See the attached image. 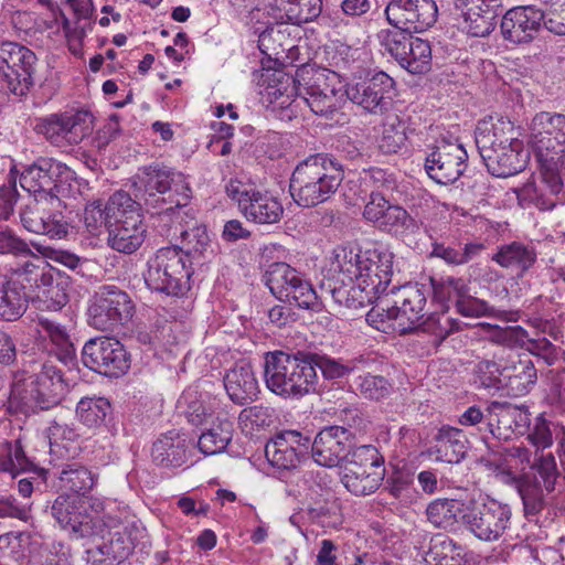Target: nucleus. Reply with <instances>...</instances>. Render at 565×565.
<instances>
[{
  "mask_svg": "<svg viewBox=\"0 0 565 565\" xmlns=\"http://www.w3.org/2000/svg\"><path fill=\"white\" fill-rule=\"evenodd\" d=\"M362 250H355L348 246H338L333 250L332 269L333 271L345 275L349 280L361 278L362 276Z\"/></svg>",
  "mask_w": 565,
  "mask_h": 565,
  "instance_id": "nucleus-55",
  "label": "nucleus"
},
{
  "mask_svg": "<svg viewBox=\"0 0 565 565\" xmlns=\"http://www.w3.org/2000/svg\"><path fill=\"white\" fill-rule=\"evenodd\" d=\"M460 11L465 28L472 36H487L497 25L502 9V0H454Z\"/></svg>",
  "mask_w": 565,
  "mask_h": 565,
  "instance_id": "nucleus-22",
  "label": "nucleus"
},
{
  "mask_svg": "<svg viewBox=\"0 0 565 565\" xmlns=\"http://www.w3.org/2000/svg\"><path fill=\"white\" fill-rule=\"evenodd\" d=\"M67 392L63 371L52 361H45L38 373L13 385L8 409L24 415L47 411L58 405Z\"/></svg>",
  "mask_w": 565,
  "mask_h": 565,
  "instance_id": "nucleus-5",
  "label": "nucleus"
},
{
  "mask_svg": "<svg viewBox=\"0 0 565 565\" xmlns=\"http://www.w3.org/2000/svg\"><path fill=\"white\" fill-rule=\"evenodd\" d=\"M505 385L509 386L516 395H524L530 387L536 382V369L529 359L519 360L511 367L503 369Z\"/></svg>",
  "mask_w": 565,
  "mask_h": 565,
  "instance_id": "nucleus-52",
  "label": "nucleus"
},
{
  "mask_svg": "<svg viewBox=\"0 0 565 565\" xmlns=\"http://www.w3.org/2000/svg\"><path fill=\"white\" fill-rule=\"evenodd\" d=\"M514 127L509 119H499L491 130L477 128L476 146L489 173L497 178H509L523 171L530 152L523 141L514 137Z\"/></svg>",
  "mask_w": 565,
  "mask_h": 565,
  "instance_id": "nucleus-4",
  "label": "nucleus"
},
{
  "mask_svg": "<svg viewBox=\"0 0 565 565\" xmlns=\"http://www.w3.org/2000/svg\"><path fill=\"white\" fill-rule=\"evenodd\" d=\"M86 498L63 493L53 501L50 513L72 540L104 536L106 525Z\"/></svg>",
  "mask_w": 565,
  "mask_h": 565,
  "instance_id": "nucleus-7",
  "label": "nucleus"
},
{
  "mask_svg": "<svg viewBox=\"0 0 565 565\" xmlns=\"http://www.w3.org/2000/svg\"><path fill=\"white\" fill-rule=\"evenodd\" d=\"M266 387L284 399L298 401L319 392L320 380L306 350H276L265 353Z\"/></svg>",
  "mask_w": 565,
  "mask_h": 565,
  "instance_id": "nucleus-2",
  "label": "nucleus"
},
{
  "mask_svg": "<svg viewBox=\"0 0 565 565\" xmlns=\"http://www.w3.org/2000/svg\"><path fill=\"white\" fill-rule=\"evenodd\" d=\"M58 479V486L65 491H71L76 497L85 498L95 482L96 477L85 466L78 462H71L61 466V469L56 472Z\"/></svg>",
  "mask_w": 565,
  "mask_h": 565,
  "instance_id": "nucleus-42",
  "label": "nucleus"
},
{
  "mask_svg": "<svg viewBox=\"0 0 565 565\" xmlns=\"http://www.w3.org/2000/svg\"><path fill=\"white\" fill-rule=\"evenodd\" d=\"M294 89L298 96L316 94L321 92H334L343 88L338 73L309 64L301 65L292 77Z\"/></svg>",
  "mask_w": 565,
  "mask_h": 565,
  "instance_id": "nucleus-27",
  "label": "nucleus"
},
{
  "mask_svg": "<svg viewBox=\"0 0 565 565\" xmlns=\"http://www.w3.org/2000/svg\"><path fill=\"white\" fill-rule=\"evenodd\" d=\"M497 422V417L492 414V402L486 408V412L473 405L468 407L459 417V423L462 426H478L480 433L500 438L501 433L495 434Z\"/></svg>",
  "mask_w": 565,
  "mask_h": 565,
  "instance_id": "nucleus-59",
  "label": "nucleus"
},
{
  "mask_svg": "<svg viewBox=\"0 0 565 565\" xmlns=\"http://www.w3.org/2000/svg\"><path fill=\"white\" fill-rule=\"evenodd\" d=\"M75 172L66 164L47 157H40L26 166L20 174V185L29 193H43L58 204L61 198L72 192Z\"/></svg>",
  "mask_w": 565,
  "mask_h": 565,
  "instance_id": "nucleus-8",
  "label": "nucleus"
},
{
  "mask_svg": "<svg viewBox=\"0 0 565 565\" xmlns=\"http://www.w3.org/2000/svg\"><path fill=\"white\" fill-rule=\"evenodd\" d=\"M345 96L353 104L373 115H384L395 96V81L380 71L345 86Z\"/></svg>",
  "mask_w": 565,
  "mask_h": 565,
  "instance_id": "nucleus-14",
  "label": "nucleus"
},
{
  "mask_svg": "<svg viewBox=\"0 0 565 565\" xmlns=\"http://www.w3.org/2000/svg\"><path fill=\"white\" fill-rule=\"evenodd\" d=\"M381 294L383 292L375 288L372 281L363 278L352 279L350 280L348 308L356 310L371 305Z\"/></svg>",
  "mask_w": 565,
  "mask_h": 565,
  "instance_id": "nucleus-60",
  "label": "nucleus"
},
{
  "mask_svg": "<svg viewBox=\"0 0 565 565\" xmlns=\"http://www.w3.org/2000/svg\"><path fill=\"white\" fill-rule=\"evenodd\" d=\"M134 315L129 295L114 285H105L94 297L88 308L89 323L102 331H114L128 322Z\"/></svg>",
  "mask_w": 565,
  "mask_h": 565,
  "instance_id": "nucleus-12",
  "label": "nucleus"
},
{
  "mask_svg": "<svg viewBox=\"0 0 565 565\" xmlns=\"http://www.w3.org/2000/svg\"><path fill=\"white\" fill-rule=\"evenodd\" d=\"M274 409L263 404L243 408L238 415V423L244 427L264 428L273 423Z\"/></svg>",
  "mask_w": 565,
  "mask_h": 565,
  "instance_id": "nucleus-62",
  "label": "nucleus"
},
{
  "mask_svg": "<svg viewBox=\"0 0 565 565\" xmlns=\"http://www.w3.org/2000/svg\"><path fill=\"white\" fill-rule=\"evenodd\" d=\"M308 360L312 369L320 370L326 380H339L348 374L359 370L361 365H367L370 358L359 355L354 359L343 362L341 359H334L323 353L307 351Z\"/></svg>",
  "mask_w": 565,
  "mask_h": 565,
  "instance_id": "nucleus-38",
  "label": "nucleus"
},
{
  "mask_svg": "<svg viewBox=\"0 0 565 565\" xmlns=\"http://www.w3.org/2000/svg\"><path fill=\"white\" fill-rule=\"evenodd\" d=\"M412 33L415 32L394 28L381 30L377 38L381 46L401 65L406 58V52L412 50L413 41L416 40Z\"/></svg>",
  "mask_w": 565,
  "mask_h": 565,
  "instance_id": "nucleus-50",
  "label": "nucleus"
},
{
  "mask_svg": "<svg viewBox=\"0 0 565 565\" xmlns=\"http://www.w3.org/2000/svg\"><path fill=\"white\" fill-rule=\"evenodd\" d=\"M191 455L185 435L174 430L161 435L152 445L153 461L164 468H178L186 463Z\"/></svg>",
  "mask_w": 565,
  "mask_h": 565,
  "instance_id": "nucleus-28",
  "label": "nucleus"
},
{
  "mask_svg": "<svg viewBox=\"0 0 565 565\" xmlns=\"http://www.w3.org/2000/svg\"><path fill=\"white\" fill-rule=\"evenodd\" d=\"M454 306L456 311L463 317L479 318L491 313L489 303L472 296L468 285L465 286L463 292H460Z\"/></svg>",
  "mask_w": 565,
  "mask_h": 565,
  "instance_id": "nucleus-61",
  "label": "nucleus"
},
{
  "mask_svg": "<svg viewBox=\"0 0 565 565\" xmlns=\"http://www.w3.org/2000/svg\"><path fill=\"white\" fill-rule=\"evenodd\" d=\"M462 547L445 534H434L424 553L425 565H462Z\"/></svg>",
  "mask_w": 565,
  "mask_h": 565,
  "instance_id": "nucleus-40",
  "label": "nucleus"
},
{
  "mask_svg": "<svg viewBox=\"0 0 565 565\" xmlns=\"http://www.w3.org/2000/svg\"><path fill=\"white\" fill-rule=\"evenodd\" d=\"M467 511L468 508L462 500L438 498L428 503L425 513L434 527L452 532L461 524L465 525Z\"/></svg>",
  "mask_w": 565,
  "mask_h": 565,
  "instance_id": "nucleus-29",
  "label": "nucleus"
},
{
  "mask_svg": "<svg viewBox=\"0 0 565 565\" xmlns=\"http://www.w3.org/2000/svg\"><path fill=\"white\" fill-rule=\"evenodd\" d=\"M492 414L498 419L495 434L500 433L501 425L512 428L513 424L514 429L519 433H521L522 429L529 428L530 426V412L526 407H520L510 403H501L494 401L492 402Z\"/></svg>",
  "mask_w": 565,
  "mask_h": 565,
  "instance_id": "nucleus-54",
  "label": "nucleus"
},
{
  "mask_svg": "<svg viewBox=\"0 0 565 565\" xmlns=\"http://www.w3.org/2000/svg\"><path fill=\"white\" fill-rule=\"evenodd\" d=\"M544 22V12L535 7H515L505 12L501 20L504 40L514 43H530L536 38Z\"/></svg>",
  "mask_w": 565,
  "mask_h": 565,
  "instance_id": "nucleus-21",
  "label": "nucleus"
},
{
  "mask_svg": "<svg viewBox=\"0 0 565 565\" xmlns=\"http://www.w3.org/2000/svg\"><path fill=\"white\" fill-rule=\"evenodd\" d=\"M94 129V116L86 109H71L35 119L33 130L50 143L64 147L78 145Z\"/></svg>",
  "mask_w": 565,
  "mask_h": 565,
  "instance_id": "nucleus-9",
  "label": "nucleus"
},
{
  "mask_svg": "<svg viewBox=\"0 0 565 565\" xmlns=\"http://www.w3.org/2000/svg\"><path fill=\"white\" fill-rule=\"evenodd\" d=\"M394 254L383 244L370 243L362 250L361 278L372 281L383 294L393 277Z\"/></svg>",
  "mask_w": 565,
  "mask_h": 565,
  "instance_id": "nucleus-24",
  "label": "nucleus"
},
{
  "mask_svg": "<svg viewBox=\"0 0 565 565\" xmlns=\"http://www.w3.org/2000/svg\"><path fill=\"white\" fill-rule=\"evenodd\" d=\"M36 55L15 42L0 44V76L6 87L17 96H24L34 84Z\"/></svg>",
  "mask_w": 565,
  "mask_h": 565,
  "instance_id": "nucleus-13",
  "label": "nucleus"
},
{
  "mask_svg": "<svg viewBox=\"0 0 565 565\" xmlns=\"http://www.w3.org/2000/svg\"><path fill=\"white\" fill-rule=\"evenodd\" d=\"M111 404L104 396H84L76 405L78 420L89 428H98L106 425L111 419Z\"/></svg>",
  "mask_w": 565,
  "mask_h": 565,
  "instance_id": "nucleus-43",
  "label": "nucleus"
},
{
  "mask_svg": "<svg viewBox=\"0 0 565 565\" xmlns=\"http://www.w3.org/2000/svg\"><path fill=\"white\" fill-rule=\"evenodd\" d=\"M540 169L522 186L513 188L518 204L526 210L535 207L540 211H550L555 207L558 194L563 190L557 162L539 158Z\"/></svg>",
  "mask_w": 565,
  "mask_h": 565,
  "instance_id": "nucleus-10",
  "label": "nucleus"
},
{
  "mask_svg": "<svg viewBox=\"0 0 565 565\" xmlns=\"http://www.w3.org/2000/svg\"><path fill=\"white\" fill-rule=\"evenodd\" d=\"M82 362L90 371L118 379L130 369V354L116 338L100 335L87 340L82 349Z\"/></svg>",
  "mask_w": 565,
  "mask_h": 565,
  "instance_id": "nucleus-11",
  "label": "nucleus"
},
{
  "mask_svg": "<svg viewBox=\"0 0 565 565\" xmlns=\"http://www.w3.org/2000/svg\"><path fill=\"white\" fill-rule=\"evenodd\" d=\"M515 488L523 503L524 515L533 521L545 508L542 486L535 477L523 475L514 479Z\"/></svg>",
  "mask_w": 565,
  "mask_h": 565,
  "instance_id": "nucleus-47",
  "label": "nucleus"
},
{
  "mask_svg": "<svg viewBox=\"0 0 565 565\" xmlns=\"http://www.w3.org/2000/svg\"><path fill=\"white\" fill-rule=\"evenodd\" d=\"M45 202L33 200L20 211L22 226L34 234L45 231L43 217L45 216Z\"/></svg>",
  "mask_w": 565,
  "mask_h": 565,
  "instance_id": "nucleus-64",
  "label": "nucleus"
},
{
  "mask_svg": "<svg viewBox=\"0 0 565 565\" xmlns=\"http://www.w3.org/2000/svg\"><path fill=\"white\" fill-rule=\"evenodd\" d=\"M224 387L230 399L236 405H245L257 397L258 382L249 363L236 364L224 376Z\"/></svg>",
  "mask_w": 565,
  "mask_h": 565,
  "instance_id": "nucleus-30",
  "label": "nucleus"
},
{
  "mask_svg": "<svg viewBox=\"0 0 565 565\" xmlns=\"http://www.w3.org/2000/svg\"><path fill=\"white\" fill-rule=\"evenodd\" d=\"M434 454L436 460L446 463H459L467 454V439L461 429L444 426L436 435Z\"/></svg>",
  "mask_w": 565,
  "mask_h": 565,
  "instance_id": "nucleus-36",
  "label": "nucleus"
},
{
  "mask_svg": "<svg viewBox=\"0 0 565 565\" xmlns=\"http://www.w3.org/2000/svg\"><path fill=\"white\" fill-rule=\"evenodd\" d=\"M302 275L286 263L271 264L264 275L265 285L280 301H286Z\"/></svg>",
  "mask_w": 565,
  "mask_h": 565,
  "instance_id": "nucleus-41",
  "label": "nucleus"
},
{
  "mask_svg": "<svg viewBox=\"0 0 565 565\" xmlns=\"http://www.w3.org/2000/svg\"><path fill=\"white\" fill-rule=\"evenodd\" d=\"M384 473L385 469H343L341 481L354 495H369L380 488Z\"/></svg>",
  "mask_w": 565,
  "mask_h": 565,
  "instance_id": "nucleus-48",
  "label": "nucleus"
},
{
  "mask_svg": "<svg viewBox=\"0 0 565 565\" xmlns=\"http://www.w3.org/2000/svg\"><path fill=\"white\" fill-rule=\"evenodd\" d=\"M401 66L411 74H425L431 67V47L428 41L416 38L412 50L406 52V58Z\"/></svg>",
  "mask_w": 565,
  "mask_h": 565,
  "instance_id": "nucleus-58",
  "label": "nucleus"
},
{
  "mask_svg": "<svg viewBox=\"0 0 565 565\" xmlns=\"http://www.w3.org/2000/svg\"><path fill=\"white\" fill-rule=\"evenodd\" d=\"M265 456L277 469H296L309 458V436L298 430L279 431L267 441Z\"/></svg>",
  "mask_w": 565,
  "mask_h": 565,
  "instance_id": "nucleus-18",
  "label": "nucleus"
},
{
  "mask_svg": "<svg viewBox=\"0 0 565 565\" xmlns=\"http://www.w3.org/2000/svg\"><path fill=\"white\" fill-rule=\"evenodd\" d=\"M192 273L182 248L178 246L162 247L149 260L145 282L152 291L182 297L190 289Z\"/></svg>",
  "mask_w": 565,
  "mask_h": 565,
  "instance_id": "nucleus-6",
  "label": "nucleus"
},
{
  "mask_svg": "<svg viewBox=\"0 0 565 565\" xmlns=\"http://www.w3.org/2000/svg\"><path fill=\"white\" fill-rule=\"evenodd\" d=\"M492 259L501 267L515 269L522 275L536 262V252L532 246L513 242L501 246Z\"/></svg>",
  "mask_w": 565,
  "mask_h": 565,
  "instance_id": "nucleus-45",
  "label": "nucleus"
},
{
  "mask_svg": "<svg viewBox=\"0 0 565 565\" xmlns=\"http://www.w3.org/2000/svg\"><path fill=\"white\" fill-rule=\"evenodd\" d=\"M386 211L384 218L376 226L379 230L395 237H406L417 232L416 220L404 207L392 204Z\"/></svg>",
  "mask_w": 565,
  "mask_h": 565,
  "instance_id": "nucleus-49",
  "label": "nucleus"
},
{
  "mask_svg": "<svg viewBox=\"0 0 565 565\" xmlns=\"http://www.w3.org/2000/svg\"><path fill=\"white\" fill-rule=\"evenodd\" d=\"M465 526L478 540L494 542L499 540L510 525L512 510L509 504L494 499L468 509Z\"/></svg>",
  "mask_w": 565,
  "mask_h": 565,
  "instance_id": "nucleus-15",
  "label": "nucleus"
},
{
  "mask_svg": "<svg viewBox=\"0 0 565 565\" xmlns=\"http://www.w3.org/2000/svg\"><path fill=\"white\" fill-rule=\"evenodd\" d=\"M38 326L54 345L56 359L68 369L74 367L77 363L76 349L66 328L43 316L38 318Z\"/></svg>",
  "mask_w": 565,
  "mask_h": 565,
  "instance_id": "nucleus-35",
  "label": "nucleus"
},
{
  "mask_svg": "<svg viewBox=\"0 0 565 565\" xmlns=\"http://www.w3.org/2000/svg\"><path fill=\"white\" fill-rule=\"evenodd\" d=\"M530 129L539 158H543L544 149H554L553 141L557 145H565L564 114L541 111L533 117Z\"/></svg>",
  "mask_w": 565,
  "mask_h": 565,
  "instance_id": "nucleus-25",
  "label": "nucleus"
},
{
  "mask_svg": "<svg viewBox=\"0 0 565 565\" xmlns=\"http://www.w3.org/2000/svg\"><path fill=\"white\" fill-rule=\"evenodd\" d=\"M132 548L129 535L118 531L109 533L107 541L86 552L87 562L92 565H118L129 557Z\"/></svg>",
  "mask_w": 565,
  "mask_h": 565,
  "instance_id": "nucleus-32",
  "label": "nucleus"
},
{
  "mask_svg": "<svg viewBox=\"0 0 565 565\" xmlns=\"http://www.w3.org/2000/svg\"><path fill=\"white\" fill-rule=\"evenodd\" d=\"M22 275L30 287L35 288L34 299L39 303L41 310H60L68 301L64 282L54 277L53 268L36 266L26 263L22 268Z\"/></svg>",
  "mask_w": 565,
  "mask_h": 565,
  "instance_id": "nucleus-20",
  "label": "nucleus"
},
{
  "mask_svg": "<svg viewBox=\"0 0 565 565\" xmlns=\"http://www.w3.org/2000/svg\"><path fill=\"white\" fill-rule=\"evenodd\" d=\"M248 196V203H243L242 214L250 222L262 225L278 223L284 215L281 202L269 191L256 189Z\"/></svg>",
  "mask_w": 565,
  "mask_h": 565,
  "instance_id": "nucleus-31",
  "label": "nucleus"
},
{
  "mask_svg": "<svg viewBox=\"0 0 565 565\" xmlns=\"http://www.w3.org/2000/svg\"><path fill=\"white\" fill-rule=\"evenodd\" d=\"M124 224L115 225L108 228V246L121 254H134L145 241L146 226L142 217L129 221H122Z\"/></svg>",
  "mask_w": 565,
  "mask_h": 565,
  "instance_id": "nucleus-33",
  "label": "nucleus"
},
{
  "mask_svg": "<svg viewBox=\"0 0 565 565\" xmlns=\"http://www.w3.org/2000/svg\"><path fill=\"white\" fill-rule=\"evenodd\" d=\"M32 242L33 241H31L30 244L26 243L9 228L0 231V255L10 254L14 257L34 256Z\"/></svg>",
  "mask_w": 565,
  "mask_h": 565,
  "instance_id": "nucleus-63",
  "label": "nucleus"
},
{
  "mask_svg": "<svg viewBox=\"0 0 565 565\" xmlns=\"http://www.w3.org/2000/svg\"><path fill=\"white\" fill-rule=\"evenodd\" d=\"M131 181L135 198L160 221H172L190 200L191 189L184 175L161 163L140 168Z\"/></svg>",
  "mask_w": 565,
  "mask_h": 565,
  "instance_id": "nucleus-1",
  "label": "nucleus"
},
{
  "mask_svg": "<svg viewBox=\"0 0 565 565\" xmlns=\"http://www.w3.org/2000/svg\"><path fill=\"white\" fill-rule=\"evenodd\" d=\"M345 89H334V92H321L316 94L302 95L301 97L310 107L312 113L318 116L331 118L338 113L344 103Z\"/></svg>",
  "mask_w": 565,
  "mask_h": 565,
  "instance_id": "nucleus-56",
  "label": "nucleus"
},
{
  "mask_svg": "<svg viewBox=\"0 0 565 565\" xmlns=\"http://www.w3.org/2000/svg\"><path fill=\"white\" fill-rule=\"evenodd\" d=\"M434 0H390L385 8L387 22L396 28L422 33L437 21Z\"/></svg>",
  "mask_w": 565,
  "mask_h": 565,
  "instance_id": "nucleus-17",
  "label": "nucleus"
},
{
  "mask_svg": "<svg viewBox=\"0 0 565 565\" xmlns=\"http://www.w3.org/2000/svg\"><path fill=\"white\" fill-rule=\"evenodd\" d=\"M356 388L362 397L380 402L393 392V384L383 375L366 373L355 379Z\"/></svg>",
  "mask_w": 565,
  "mask_h": 565,
  "instance_id": "nucleus-57",
  "label": "nucleus"
},
{
  "mask_svg": "<svg viewBox=\"0 0 565 565\" xmlns=\"http://www.w3.org/2000/svg\"><path fill=\"white\" fill-rule=\"evenodd\" d=\"M105 204L106 217H108V228L115 225L124 224L122 221H129L142 217L140 211L142 203L122 190L116 191L109 196Z\"/></svg>",
  "mask_w": 565,
  "mask_h": 565,
  "instance_id": "nucleus-44",
  "label": "nucleus"
},
{
  "mask_svg": "<svg viewBox=\"0 0 565 565\" xmlns=\"http://www.w3.org/2000/svg\"><path fill=\"white\" fill-rule=\"evenodd\" d=\"M426 292L416 287H405L401 292L399 303H395V326L401 333H409L417 329L419 321L426 315Z\"/></svg>",
  "mask_w": 565,
  "mask_h": 565,
  "instance_id": "nucleus-26",
  "label": "nucleus"
},
{
  "mask_svg": "<svg viewBox=\"0 0 565 565\" xmlns=\"http://www.w3.org/2000/svg\"><path fill=\"white\" fill-rule=\"evenodd\" d=\"M233 415L218 414L211 428L202 433L198 440L199 450L206 455H216L226 449L233 438Z\"/></svg>",
  "mask_w": 565,
  "mask_h": 565,
  "instance_id": "nucleus-37",
  "label": "nucleus"
},
{
  "mask_svg": "<svg viewBox=\"0 0 565 565\" xmlns=\"http://www.w3.org/2000/svg\"><path fill=\"white\" fill-rule=\"evenodd\" d=\"M275 17L281 22L301 25L316 20L322 12V0H274Z\"/></svg>",
  "mask_w": 565,
  "mask_h": 565,
  "instance_id": "nucleus-34",
  "label": "nucleus"
},
{
  "mask_svg": "<svg viewBox=\"0 0 565 565\" xmlns=\"http://www.w3.org/2000/svg\"><path fill=\"white\" fill-rule=\"evenodd\" d=\"M384 465V457L380 454L377 448L372 445H361L358 447H349L348 456L342 463V469H371L382 470Z\"/></svg>",
  "mask_w": 565,
  "mask_h": 565,
  "instance_id": "nucleus-53",
  "label": "nucleus"
},
{
  "mask_svg": "<svg viewBox=\"0 0 565 565\" xmlns=\"http://www.w3.org/2000/svg\"><path fill=\"white\" fill-rule=\"evenodd\" d=\"M344 179L342 166L324 153L309 156L294 169L289 192L294 202L303 209L330 200Z\"/></svg>",
  "mask_w": 565,
  "mask_h": 565,
  "instance_id": "nucleus-3",
  "label": "nucleus"
},
{
  "mask_svg": "<svg viewBox=\"0 0 565 565\" xmlns=\"http://www.w3.org/2000/svg\"><path fill=\"white\" fill-rule=\"evenodd\" d=\"M428 280L431 289L433 301L438 303L445 312L449 310L450 303L455 305L456 299L460 292H463V288L467 285L462 278H456L452 276H430Z\"/></svg>",
  "mask_w": 565,
  "mask_h": 565,
  "instance_id": "nucleus-51",
  "label": "nucleus"
},
{
  "mask_svg": "<svg viewBox=\"0 0 565 565\" xmlns=\"http://www.w3.org/2000/svg\"><path fill=\"white\" fill-rule=\"evenodd\" d=\"M181 236L186 246L184 254L191 266L193 264L202 266L211 262L215 256V247L205 225H198L188 231H183Z\"/></svg>",
  "mask_w": 565,
  "mask_h": 565,
  "instance_id": "nucleus-39",
  "label": "nucleus"
},
{
  "mask_svg": "<svg viewBox=\"0 0 565 565\" xmlns=\"http://www.w3.org/2000/svg\"><path fill=\"white\" fill-rule=\"evenodd\" d=\"M384 115L379 147L385 154L396 153L407 141L408 124L406 119L396 113H386Z\"/></svg>",
  "mask_w": 565,
  "mask_h": 565,
  "instance_id": "nucleus-46",
  "label": "nucleus"
},
{
  "mask_svg": "<svg viewBox=\"0 0 565 565\" xmlns=\"http://www.w3.org/2000/svg\"><path fill=\"white\" fill-rule=\"evenodd\" d=\"M467 160V151L460 143L443 140L426 156L424 168L431 180L447 185L463 174Z\"/></svg>",
  "mask_w": 565,
  "mask_h": 565,
  "instance_id": "nucleus-16",
  "label": "nucleus"
},
{
  "mask_svg": "<svg viewBox=\"0 0 565 565\" xmlns=\"http://www.w3.org/2000/svg\"><path fill=\"white\" fill-rule=\"evenodd\" d=\"M22 269L13 276L0 273V320L18 321L28 310L30 296Z\"/></svg>",
  "mask_w": 565,
  "mask_h": 565,
  "instance_id": "nucleus-23",
  "label": "nucleus"
},
{
  "mask_svg": "<svg viewBox=\"0 0 565 565\" xmlns=\"http://www.w3.org/2000/svg\"><path fill=\"white\" fill-rule=\"evenodd\" d=\"M354 435L342 426L322 428L313 440L309 437V455L322 467H342Z\"/></svg>",
  "mask_w": 565,
  "mask_h": 565,
  "instance_id": "nucleus-19",
  "label": "nucleus"
}]
</instances>
